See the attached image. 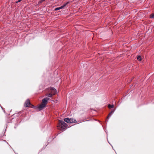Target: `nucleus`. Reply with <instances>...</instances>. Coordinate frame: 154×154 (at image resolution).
I'll list each match as a JSON object with an SVG mask.
<instances>
[{
    "label": "nucleus",
    "mask_w": 154,
    "mask_h": 154,
    "mask_svg": "<svg viewBox=\"0 0 154 154\" xmlns=\"http://www.w3.org/2000/svg\"><path fill=\"white\" fill-rule=\"evenodd\" d=\"M59 125L58 126V129H60L59 127L62 130H64L67 127V125L64 122L61 120L59 121Z\"/></svg>",
    "instance_id": "f257e3e1"
},
{
    "label": "nucleus",
    "mask_w": 154,
    "mask_h": 154,
    "mask_svg": "<svg viewBox=\"0 0 154 154\" xmlns=\"http://www.w3.org/2000/svg\"><path fill=\"white\" fill-rule=\"evenodd\" d=\"M49 99V98L48 97L44 98L42 100V103L46 106L48 100Z\"/></svg>",
    "instance_id": "f03ea898"
},
{
    "label": "nucleus",
    "mask_w": 154,
    "mask_h": 154,
    "mask_svg": "<svg viewBox=\"0 0 154 154\" xmlns=\"http://www.w3.org/2000/svg\"><path fill=\"white\" fill-rule=\"evenodd\" d=\"M68 3H69V2H67V3L64 4V5H62L59 7L56 8L55 9V11H57V10H59L60 9H62L64 8L68 4Z\"/></svg>",
    "instance_id": "7ed1b4c3"
},
{
    "label": "nucleus",
    "mask_w": 154,
    "mask_h": 154,
    "mask_svg": "<svg viewBox=\"0 0 154 154\" xmlns=\"http://www.w3.org/2000/svg\"><path fill=\"white\" fill-rule=\"evenodd\" d=\"M31 104L30 101L29 99H27L25 101L24 103V106L26 107H29Z\"/></svg>",
    "instance_id": "20e7f679"
},
{
    "label": "nucleus",
    "mask_w": 154,
    "mask_h": 154,
    "mask_svg": "<svg viewBox=\"0 0 154 154\" xmlns=\"http://www.w3.org/2000/svg\"><path fill=\"white\" fill-rule=\"evenodd\" d=\"M51 93L52 95H55L57 93V91L53 87L51 88Z\"/></svg>",
    "instance_id": "39448f33"
},
{
    "label": "nucleus",
    "mask_w": 154,
    "mask_h": 154,
    "mask_svg": "<svg viewBox=\"0 0 154 154\" xmlns=\"http://www.w3.org/2000/svg\"><path fill=\"white\" fill-rule=\"evenodd\" d=\"M45 106H46L42 103L41 104L38 106V108L40 110H41L44 108Z\"/></svg>",
    "instance_id": "423d86ee"
},
{
    "label": "nucleus",
    "mask_w": 154,
    "mask_h": 154,
    "mask_svg": "<svg viewBox=\"0 0 154 154\" xmlns=\"http://www.w3.org/2000/svg\"><path fill=\"white\" fill-rule=\"evenodd\" d=\"M69 123H75L76 122V120L72 118L69 119Z\"/></svg>",
    "instance_id": "0eeeda50"
},
{
    "label": "nucleus",
    "mask_w": 154,
    "mask_h": 154,
    "mask_svg": "<svg viewBox=\"0 0 154 154\" xmlns=\"http://www.w3.org/2000/svg\"><path fill=\"white\" fill-rule=\"evenodd\" d=\"M64 121H65V122H67L68 123H69V118H65L64 119Z\"/></svg>",
    "instance_id": "6e6552de"
},
{
    "label": "nucleus",
    "mask_w": 154,
    "mask_h": 154,
    "mask_svg": "<svg viewBox=\"0 0 154 154\" xmlns=\"http://www.w3.org/2000/svg\"><path fill=\"white\" fill-rule=\"evenodd\" d=\"M115 110H112L110 113H109V115L108 117V118H109L111 116V114L113 113L114 112Z\"/></svg>",
    "instance_id": "1a4fd4ad"
},
{
    "label": "nucleus",
    "mask_w": 154,
    "mask_h": 154,
    "mask_svg": "<svg viewBox=\"0 0 154 154\" xmlns=\"http://www.w3.org/2000/svg\"><path fill=\"white\" fill-rule=\"evenodd\" d=\"M137 59L138 60L141 61L142 60V58L140 56H138L137 57Z\"/></svg>",
    "instance_id": "9d476101"
},
{
    "label": "nucleus",
    "mask_w": 154,
    "mask_h": 154,
    "mask_svg": "<svg viewBox=\"0 0 154 154\" xmlns=\"http://www.w3.org/2000/svg\"><path fill=\"white\" fill-rule=\"evenodd\" d=\"M108 107L109 108H113L114 107V105H112L111 104H109L108 105Z\"/></svg>",
    "instance_id": "9b49d317"
},
{
    "label": "nucleus",
    "mask_w": 154,
    "mask_h": 154,
    "mask_svg": "<svg viewBox=\"0 0 154 154\" xmlns=\"http://www.w3.org/2000/svg\"><path fill=\"white\" fill-rule=\"evenodd\" d=\"M46 95L48 97H51L52 96V94H47Z\"/></svg>",
    "instance_id": "f8f14e48"
},
{
    "label": "nucleus",
    "mask_w": 154,
    "mask_h": 154,
    "mask_svg": "<svg viewBox=\"0 0 154 154\" xmlns=\"http://www.w3.org/2000/svg\"><path fill=\"white\" fill-rule=\"evenodd\" d=\"M150 17L154 19V13L150 15Z\"/></svg>",
    "instance_id": "ddd939ff"
},
{
    "label": "nucleus",
    "mask_w": 154,
    "mask_h": 154,
    "mask_svg": "<svg viewBox=\"0 0 154 154\" xmlns=\"http://www.w3.org/2000/svg\"><path fill=\"white\" fill-rule=\"evenodd\" d=\"M43 2V1H42V0H41L38 2V4H41V3H42Z\"/></svg>",
    "instance_id": "4468645a"
},
{
    "label": "nucleus",
    "mask_w": 154,
    "mask_h": 154,
    "mask_svg": "<svg viewBox=\"0 0 154 154\" xmlns=\"http://www.w3.org/2000/svg\"><path fill=\"white\" fill-rule=\"evenodd\" d=\"M22 0H19L17 2V3L18 2H20Z\"/></svg>",
    "instance_id": "2eb2a0df"
},
{
    "label": "nucleus",
    "mask_w": 154,
    "mask_h": 154,
    "mask_svg": "<svg viewBox=\"0 0 154 154\" xmlns=\"http://www.w3.org/2000/svg\"><path fill=\"white\" fill-rule=\"evenodd\" d=\"M42 0V1H45V0Z\"/></svg>",
    "instance_id": "dca6fc26"
}]
</instances>
